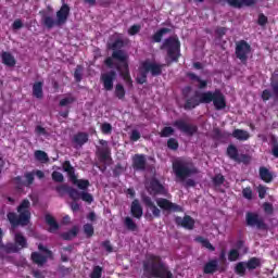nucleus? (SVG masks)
I'll use <instances>...</instances> for the list:
<instances>
[{
  "label": "nucleus",
  "mask_w": 278,
  "mask_h": 278,
  "mask_svg": "<svg viewBox=\"0 0 278 278\" xmlns=\"http://www.w3.org/2000/svg\"><path fill=\"white\" fill-rule=\"evenodd\" d=\"M213 103L215 110L220 111L227 108V99L220 89L214 91L199 92L195 91L194 96L187 98L184 104V110L190 111L199 108L201 104Z\"/></svg>",
  "instance_id": "obj_1"
},
{
  "label": "nucleus",
  "mask_w": 278,
  "mask_h": 278,
  "mask_svg": "<svg viewBox=\"0 0 278 278\" xmlns=\"http://www.w3.org/2000/svg\"><path fill=\"white\" fill-rule=\"evenodd\" d=\"M143 277L146 278H175L168 265L157 254H147L142 261Z\"/></svg>",
  "instance_id": "obj_2"
},
{
  "label": "nucleus",
  "mask_w": 278,
  "mask_h": 278,
  "mask_svg": "<svg viewBox=\"0 0 278 278\" xmlns=\"http://www.w3.org/2000/svg\"><path fill=\"white\" fill-rule=\"evenodd\" d=\"M31 202L29 200L24 199L16 207V212H9L7 214V218L11 225L12 229H16V227H27L31 222Z\"/></svg>",
  "instance_id": "obj_3"
},
{
  "label": "nucleus",
  "mask_w": 278,
  "mask_h": 278,
  "mask_svg": "<svg viewBox=\"0 0 278 278\" xmlns=\"http://www.w3.org/2000/svg\"><path fill=\"white\" fill-rule=\"evenodd\" d=\"M127 53L125 51H114L112 55L104 60V64L108 68H114V60L123 64L124 71L121 72L119 65L116 66V70L119 71V75L125 81L128 88H134V80L131 79V74L129 73V63H127Z\"/></svg>",
  "instance_id": "obj_4"
},
{
  "label": "nucleus",
  "mask_w": 278,
  "mask_h": 278,
  "mask_svg": "<svg viewBox=\"0 0 278 278\" xmlns=\"http://www.w3.org/2000/svg\"><path fill=\"white\" fill-rule=\"evenodd\" d=\"M68 16H71V7L63 3L60 10L56 12V20H54L51 15L43 14L41 16V25L47 27V29L62 27V25H65L66 21H68Z\"/></svg>",
  "instance_id": "obj_5"
},
{
  "label": "nucleus",
  "mask_w": 278,
  "mask_h": 278,
  "mask_svg": "<svg viewBox=\"0 0 278 278\" xmlns=\"http://www.w3.org/2000/svg\"><path fill=\"white\" fill-rule=\"evenodd\" d=\"M163 68L164 64H159L149 60L143 61L139 67V74L136 77V83L140 86L147 84V77L149 73H151L152 77H160V75H162Z\"/></svg>",
  "instance_id": "obj_6"
},
{
  "label": "nucleus",
  "mask_w": 278,
  "mask_h": 278,
  "mask_svg": "<svg viewBox=\"0 0 278 278\" xmlns=\"http://www.w3.org/2000/svg\"><path fill=\"white\" fill-rule=\"evenodd\" d=\"M160 49L167 52V56L172 62H179V58H181V41L177 36L166 38Z\"/></svg>",
  "instance_id": "obj_7"
},
{
  "label": "nucleus",
  "mask_w": 278,
  "mask_h": 278,
  "mask_svg": "<svg viewBox=\"0 0 278 278\" xmlns=\"http://www.w3.org/2000/svg\"><path fill=\"white\" fill-rule=\"evenodd\" d=\"M173 170L176 177H178V179H181V181H185L186 179H188V177H190L191 175H195L197 173L195 168H190V166H188V163L184 161L173 162Z\"/></svg>",
  "instance_id": "obj_8"
},
{
  "label": "nucleus",
  "mask_w": 278,
  "mask_h": 278,
  "mask_svg": "<svg viewBox=\"0 0 278 278\" xmlns=\"http://www.w3.org/2000/svg\"><path fill=\"white\" fill-rule=\"evenodd\" d=\"M141 201L143 205L148 208L146 213L147 220H153L154 218H160L162 216V210L155 205V202L149 195H142Z\"/></svg>",
  "instance_id": "obj_9"
},
{
  "label": "nucleus",
  "mask_w": 278,
  "mask_h": 278,
  "mask_svg": "<svg viewBox=\"0 0 278 278\" xmlns=\"http://www.w3.org/2000/svg\"><path fill=\"white\" fill-rule=\"evenodd\" d=\"M245 224L248 227H256L261 231H266L268 225L264 222V218L260 217V214L253 212L245 213Z\"/></svg>",
  "instance_id": "obj_10"
},
{
  "label": "nucleus",
  "mask_w": 278,
  "mask_h": 278,
  "mask_svg": "<svg viewBox=\"0 0 278 278\" xmlns=\"http://www.w3.org/2000/svg\"><path fill=\"white\" fill-rule=\"evenodd\" d=\"M226 155L229 160L237 162V164H251V157L249 154H240V152H238V147L233 144H229L227 147Z\"/></svg>",
  "instance_id": "obj_11"
},
{
  "label": "nucleus",
  "mask_w": 278,
  "mask_h": 278,
  "mask_svg": "<svg viewBox=\"0 0 278 278\" xmlns=\"http://www.w3.org/2000/svg\"><path fill=\"white\" fill-rule=\"evenodd\" d=\"M249 53H251V45L244 40H240L235 48V55L242 64L249 62Z\"/></svg>",
  "instance_id": "obj_12"
},
{
  "label": "nucleus",
  "mask_w": 278,
  "mask_h": 278,
  "mask_svg": "<svg viewBox=\"0 0 278 278\" xmlns=\"http://www.w3.org/2000/svg\"><path fill=\"white\" fill-rule=\"evenodd\" d=\"M156 205L163 212H167V214L184 212V207L177 203H173L170 200L166 198L156 199Z\"/></svg>",
  "instance_id": "obj_13"
},
{
  "label": "nucleus",
  "mask_w": 278,
  "mask_h": 278,
  "mask_svg": "<svg viewBox=\"0 0 278 278\" xmlns=\"http://www.w3.org/2000/svg\"><path fill=\"white\" fill-rule=\"evenodd\" d=\"M174 127L178 129V131H181V134H186V136H194L199 131V126L194 124H189L185 122L184 119H177L173 123Z\"/></svg>",
  "instance_id": "obj_14"
},
{
  "label": "nucleus",
  "mask_w": 278,
  "mask_h": 278,
  "mask_svg": "<svg viewBox=\"0 0 278 278\" xmlns=\"http://www.w3.org/2000/svg\"><path fill=\"white\" fill-rule=\"evenodd\" d=\"M99 142L102 146L98 147L96 152L99 162H102L104 164L105 162H112V150L108 146V141L101 139Z\"/></svg>",
  "instance_id": "obj_15"
},
{
  "label": "nucleus",
  "mask_w": 278,
  "mask_h": 278,
  "mask_svg": "<svg viewBox=\"0 0 278 278\" xmlns=\"http://www.w3.org/2000/svg\"><path fill=\"white\" fill-rule=\"evenodd\" d=\"M146 190L151 194V197L166 194V187H164V185H162L157 178H151L149 184L146 186Z\"/></svg>",
  "instance_id": "obj_16"
},
{
  "label": "nucleus",
  "mask_w": 278,
  "mask_h": 278,
  "mask_svg": "<svg viewBox=\"0 0 278 278\" xmlns=\"http://www.w3.org/2000/svg\"><path fill=\"white\" fill-rule=\"evenodd\" d=\"M54 190L61 197L68 194V197H70V199H72V201H79V191L66 184L56 186L54 188Z\"/></svg>",
  "instance_id": "obj_17"
},
{
  "label": "nucleus",
  "mask_w": 278,
  "mask_h": 278,
  "mask_svg": "<svg viewBox=\"0 0 278 278\" xmlns=\"http://www.w3.org/2000/svg\"><path fill=\"white\" fill-rule=\"evenodd\" d=\"M100 81L103 84L104 90L111 92L114 90V81H116V71L111 70L106 73L101 74Z\"/></svg>",
  "instance_id": "obj_18"
},
{
  "label": "nucleus",
  "mask_w": 278,
  "mask_h": 278,
  "mask_svg": "<svg viewBox=\"0 0 278 278\" xmlns=\"http://www.w3.org/2000/svg\"><path fill=\"white\" fill-rule=\"evenodd\" d=\"M226 268L225 266L218 265V260L213 258L210 260L204 266H203V273L204 275H214V273H225Z\"/></svg>",
  "instance_id": "obj_19"
},
{
  "label": "nucleus",
  "mask_w": 278,
  "mask_h": 278,
  "mask_svg": "<svg viewBox=\"0 0 278 278\" xmlns=\"http://www.w3.org/2000/svg\"><path fill=\"white\" fill-rule=\"evenodd\" d=\"M175 223L179 227H184V229H188L189 231H192L194 229V218L190 215H185L184 218L177 216L175 217Z\"/></svg>",
  "instance_id": "obj_20"
},
{
  "label": "nucleus",
  "mask_w": 278,
  "mask_h": 278,
  "mask_svg": "<svg viewBox=\"0 0 278 278\" xmlns=\"http://www.w3.org/2000/svg\"><path fill=\"white\" fill-rule=\"evenodd\" d=\"M132 168L134 170H140V172L147 170V155L135 154L132 156Z\"/></svg>",
  "instance_id": "obj_21"
},
{
  "label": "nucleus",
  "mask_w": 278,
  "mask_h": 278,
  "mask_svg": "<svg viewBox=\"0 0 278 278\" xmlns=\"http://www.w3.org/2000/svg\"><path fill=\"white\" fill-rule=\"evenodd\" d=\"M89 140L88 132L78 131L75 134L72 138V143L74 144V148L77 149L78 147L81 148L84 144H86Z\"/></svg>",
  "instance_id": "obj_22"
},
{
  "label": "nucleus",
  "mask_w": 278,
  "mask_h": 278,
  "mask_svg": "<svg viewBox=\"0 0 278 278\" xmlns=\"http://www.w3.org/2000/svg\"><path fill=\"white\" fill-rule=\"evenodd\" d=\"M227 1L230 8H236L237 10L242 9L243 5L245 8H253L257 3V0H225Z\"/></svg>",
  "instance_id": "obj_23"
},
{
  "label": "nucleus",
  "mask_w": 278,
  "mask_h": 278,
  "mask_svg": "<svg viewBox=\"0 0 278 278\" xmlns=\"http://www.w3.org/2000/svg\"><path fill=\"white\" fill-rule=\"evenodd\" d=\"M130 213H131V216L134 218H137L138 220H140L142 218V214H143L142 205H140V201H138V199H135L131 202Z\"/></svg>",
  "instance_id": "obj_24"
},
{
  "label": "nucleus",
  "mask_w": 278,
  "mask_h": 278,
  "mask_svg": "<svg viewBox=\"0 0 278 278\" xmlns=\"http://www.w3.org/2000/svg\"><path fill=\"white\" fill-rule=\"evenodd\" d=\"M1 60L2 64H4V66H9V68H13V66H16V59L10 52L3 51L1 53Z\"/></svg>",
  "instance_id": "obj_25"
},
{
  "label": "nucleus",
  "mask_w": 278,
  "mask_h": 278,
  "mask_svg": "<svg viewBox=\"0 0 278 278\" xmlns=\"http://www.w3.org/2000/svg\"><path fill=\"white\" fill-rule=\"evenodd\" d=\"M232 138H236V140H239L240 142H244L251 138V135L249 131L244 129L237 128L231 134Z\"/></svg>",
  "instance_id": "obj_26"
},
{
  "label": "nucleus",
  "mask_w": 278,
  "mask_h": 278,
  "mask_svg": "<svg viewBox=\"0 0 278 278\" xmlns=\"http://www.w3.org/2000/svg\"><path fill=\"white\" fill-rule=\"evenodd\" d=\"M48 258H49V256H45V255L40 254L39 252H33L30 254V260H31L33 264H37V266H45V264H47Z\"/></svg>",
  "instance_id": "obj_27"
},
{
  "label": "nucleus",
  "mask_w": 278,
  "mask_h": 278,
  "mask_svg": "<svg viewBox=\"0 0 278 278\" xmlns=\"http://www.w3.org/2000/svg\"><path fill=\"white\" fill-rule=\"evenodd\" d=\"M14 242L17 245V248H20V251L22 249H27V247H29V244L27 243V238L23 236L21 232H16L14 235Z\"/></svg>",
  "instance_id": "obj_28"
},
{
  "label": "nucleus",
  "mask_w": 278,
  "mask_h": 278,
  "mask_svg": "<svg viewBox=\"0 0 278 278\" xmlns=\"http://www.w3.org/2000/svg\"><path fill=\"white\" fill-rule=\"evenodd\" d=\"M187 77H189L191 81H198L200 90H205V88H207V80L201 79L197 74L189 72L187 73Z\"/></svg>",
  "instance_id": "obj_29"
},
{
  "label": "nucleus",
  "mask_w": 278,
  "mask_h": 278,
  "mask_svg": "<svg viewBox=\"0 0 278 278\" xmlns=\"http://www.w3.org/2000/svg\"><path fill=\"white\" fill-rule=\"evenodd\" d=\"M46 223L49 225V231L50 233H53V231H58L60 229V224L55 220V217L51 216L50 214L46 215Z\"/></svg>",
  "instance_id": "obj_30"
},
{
  "label": "nucleus",
  "mask_w": 278,
  "mask_h": 278,
  "mask_svg": "<svg viewBox=\"0 0 278 278\" xmlns=\"http://www.w3.org/2000/svg\"><path fill=\"white\" fill-rule=\"evenodd\" d=\"M245 267L248 268V270H255L256 268H261L262 267V260H260L258 257H255V256L251 257L245 263Z\"/></svg>",
  "instance_id": "obj_31"
},
{
  "label": "nucleus",
  "mask_w": 278,
  "mask_h": 278,
  "mask_svg": "<svg viewBox=\"0 0 278 278\" xmlns=\"http://www.w3.org/2000/svg\"><path fill=\"white\" fill-rule=\"evenodd\" d=\"M260 178L262 181H265V184H270V181H273V174L268 168L260 167Z\"/></svg>",
  "instance_id": "obj_32"
},
{
  "label": "nucleus",
  "mask_w": 278,
  "mask_h": 278,
  "mask_svg": "<svg viewBox=\"0 0 278 278\" xmlns=\"http://www.w3.org/2000/svg\"><path fill=\"white\" fill-rule=\"evenodd\" d=\"M63 166V170L65 173H67V177L72 180L75 179V177L77 175H75V167H73V165H71V161H64V163L62 164Z\"/></svg>",
  "instance_id": "obj_33"
},
{
  "label": "nucleus",
  "mask_w": 278,
  "mask_h": 278,
  "mask_svg": "<svg viewBox=\"0 0 278 278\" xmlns=\"http://www.w3.org/2000/svg\"><path fill=\"white\" fill-rule=\"evenodd\" d=\"M74 186H77L79 190H88L90 188V180L88 179H77V176H75V179L71 180Z\"/></svg>",
  "instance_id": "obj_34"
},
{
  "label": "nucleus",
  "mask_w": 278,
  "mask_h": 278,
  "mask_svg": "<svg viewBox=\"0 0 278 278\" xmlns=\"http://www.w3.org/2000/svg\"><path fill=\"white\" fill-rule=\"evenodd\" d=\"M170 34V28H161L152 36V42H162L164 35Z\"/></svg>",
  "instance_id": "obj_35"
},
{
  "label": "nucleus",
  "mask_w": 278,
  "mask_h": 278,
  "mask_svg": "<svg viewBox=\"0 0 278 278\" xmlns=\"http://www.w3.org/2000/svg\"><path fill=\"white\" fill-rule=\"evenodd\" d=\"M195 242H199L200 244H202V247H204V249H208V251H216V248L206 238L198 236L195 237Z\"/></svg>",
  "instance_id": "obj_36"
},
{
  "label": "nucleus",
  "mask_w": 278,
  "mask_h": 278,
  "mask_svg": "<svg viewBox=\"0 0 278 278\" xmlns=\"http://www.w3.org/2000/svg\"><path fill=\"white\" fill-rule=\"evenodd\" d=\"M114 94L119 101H125V94H127V91H125V87L122 84H117L115 86Z\"/></svg>",
  "instance_id": "obj_37"
},
{
  "label": "nucleus",
  "mask_w": 278,
  "mask_h": 278,
  "mask_svg": "<svg viewBox=\"0 0 278 278\" xmlns=\"http://www.w3.org/2000/svg\"><path fill=\"white\" fill-rule=\"evenodd\" d=\"M33 94L36 97V99H42V81H38L33 85Z\"/></svg>",
  "instance_id": "obj_38"
},
{
  "label": "nucleus",
  "mask_w": 278,
  "mask_h": 278,
  "mask_svg": "<svg viewBox=\"0 0 278 278\" xmlns=\"http://www.w3.org/2000/svg\"><path fill=\"white\" fill-rule=\"evenodd\" d=\"M124 225L128 231H138V224L129 216L125 217Z\"/></svg>",
  "instance_id": "obj_39"
},
{
  "label": "nucleus",
  "mask_w": 278,
  "mask_h": 278,
  "mask_svg": "<svg viewBox=\"0 0 278 278\" xmlns=\"http://www.w3.org/2000/svg\"><path fill=\"white\" fill-rule=\"evenodd\" d=\"M77 233H79V229L74 226L70 231L63 232L62 238L63 240H73V238H77Z\"/></svg>",
  "instance_id": "obj_40"
},
{
  "label": "nucleus",
  "mask_w": 278,
  "mask_h": 278,
  "mask_svg": "<svg viewBox=\"0 0 278 278\" xmlns=\"http://www.w3.org/2000/svg\"><path fill=\"white\" fill-rule=\"evenodd\" d=\"M123 47H125V40L122 38H117L110 45V49H112L113 53L114 51H123Z\"/></svg>",
  "instance_id": "obj_41"
},
{
  "label": "nucleus",
  "mask_w": 278,
  "mask_h": 278,
  "mask_svg": "<svg viewBox=\"0 0 278 278\" xmlns=\"http://www.w3.org/2000/svg\"><path fill=\"white\" fill-rule=\"evenodd\" d=\"M235 273L240 277H244V275H247V263L245 262L237 263V265L235 266Z\"/></svg>",
  "instance_id": "obj_42"
},
{
  "label": "nucleus",
  "mask_w": 278,
  "mask_h": 278,
  "mask_svg": "<svg viewBox=\"0 0 278 278\" xmlns=\"http://www.w3.org/2000/svg\"><path fill=\"white\" fill-rule=\"evenodd\" d=\"M79 199H81V201H85V203H88L89 205L92 203V201H94V198L86 191H78V201Z\"/></svg>",
  "instance_id": "obj_43"
},
{
  "label": "nucleus",
  "mask_w": 278,
  "mask_h": 278,
  "mask_svg": "<svg viewBox=\"0 0 278 278\" xmlns=\"http://www.w3.org/2000/svg\"><path fill=\"white\" fill-rule=\"evenodd\" d=\"M24 177H25V179H26V181H24L25 188H29L30 186L34 185V181H35V179H36L34 172H26V173L24 174Z\"/></svg>",
  "instance_id": "obj_44"
},
{
  "label": "nucleus",
  "mask_w": 278,
  "mask_h": 278,
  "mask_svg": "<svg viewBox=\"0 0 278 278\" xmlns=\"http://www.w3.org/2000/svg\"><path fill=\"white\" fill-rule=\"evenodd\" d=\"M84 76V66L77 65L74 72V79L77 84H79Z\"/></svg>",
  "instance_id": "obj_45"
},
{
  "label": "nucleus",
  "mask_w": 278,
  "mask_h": 278,
  "mask_svg": "<svg viewBox=\"0 0 278 278\" xmlns=\"http://www.w3.org/2000/svg\"><path fill=\"white\" fill-rule=\"evenodd\" d=\"M35 159L38 162H49V155L42 150L35 151Z\"/></svg>",
  "instance_id": "obj_46"
},
{
  "label": "nucleus",
  "mask_w": 278,
  "mask_h": 278,
  "mask_svg": "<svg viewBox=\"0 0 278 278\" xmlns=\"http://www.w3.org/2000/svg\"><path fill=\"white\" fill-rule=\"evenodd\" d=\"M1 249H4L5 253H18L21 251L16 243L3 244Z\"/></svg>",
  "instance_id": "obj_47"
},
{
  "label": "nucleus",
  "mask_w": 278,
  "mask_h": 278,
  "mask_svg": "<svg viewBox=\"0 0 278 278\" xmlns=\"http://www.w3.org/2000/svg\"><path fill=\"white\" fill-rule=\"evenodd\" d=\"M83 229L87 238H92L94 236V226H92V224H85Z\"/></svg>",
  "instance_id": "obj_48"
},
{
  "label": "nucleus",
  "mask_w": 278,
  "mask_h": 278,
  "mask_svg": "<svg viewBox=\"0 0 278 278\" xmlns=\"http://www.w3.org/2000/svg\"><path fill=\"white\" fill-rule=\"evenodd\" d=\"M173 134H175V129L170 126H165L161 130L160 136H161V138H170V136H173Z\"/></svg>",
  "instance_id": "obj_49"
},
{
  "label": "nucleus",
  "mask_w": 278,
  "mask_h": 278,
  "mask_svg": "<svg viewBox=\"0 0 278 278\" xmlns=\"http://www.w3.org/2000/svg\"><path fill=\"white\" fill-rule=\"evenodd\" d=\"M212 182L213 186H223V184H225V176H223V174H216L213 178H212Z\"/></svg>",
  "instance_id": "obj_50"
},
{
  "label": "nucleus",
  "mask_w": 278,
  "mask_h": 278,
  "mask_svg": "<svg viewBox=\"0 0 278 278\" xmlns=\"http://www.w3.org/2000/svg\"><path fill=\"white\" fill-rule=\"evenodd\" d=\"M103 276V267L97 265L90 274V278H101Z\"/></svg>",
  "instance_id": "obj_51"
},
{
  "label": "nucleus",
  "mask_w": 278,
  "mask_h": 278,
  "mask_svg": "<svg viewBox=\"0 0 278 278\" xmlns=\"http://www.w3.org/2000/svg\"><path fill=\"white\" fill-rule=\"evenodd\" d=\"M240 260V252L236 249H232L228 253V261L229 262H238Z\"/></svg>",
  "instance_id": "obj_52"
},
{
  "label": "nucleus",
  "mask_w": 278,
  "mask_h": 278,
  "mask_svg": "<svg viewBox=\"0 0 278 278\" xmlns=\"http://www.w3.org/2000/svg\"><path fill=\"white\" fill-rule=\"evenodd\" d=\"M52 180L55 181V184H64V175L60 172H52Z\"/></svg>",
  "instance_id": "obj_53"
},
{
  "label": "nucleus",
  "mask_w": 278,
  "mask_h": 278,
  "mask_svg": "<svg viewBox=\"0 0 278 278\" xmlns=\"http://www.w3.org/2000/svg\"><path fill=\"white\" fill-rule=\"evenodd\" d=\"M167 148H169L170 151H177V149H179V141L175 138H169L167 140Z\"/></svg>",
  "instance_id": "obj_54"
},
{
  "label": "nucleus",
  "mask_w": 278,
  "mask_h": 278,
  "mask_svg": "<svg viewBox=\"0 0 278 278\" xmlns=\"http://www.w3.org/2000/svg\"><path fill=\"white\" fill-rule=\"evenodd\" d=\"M75 97L64 98L59 102V105L60 108H66V105H71L72 103H75Z\"/></svg>",
  "instance_id": "obj_55"
},
{
  "label": "nucleus",
  "mask_w": 278,
  "mask_h": 278,
  "mask_svg": "<svg viewBox=\"0 0 278 278\" xmlns=\"http://www.w3.org/2000/svg\"><path fill=\"white\" fill-rule=\"evenodd\" d=\"M263 210H264L265 214H268L269 216H271V214H274V212H275V207L273 206V203H270V202H265L263 204Z\"/></svg>",
  "instance_id": "obj_56"
},
{
  "label": "nucleus",
  "mask_w": 278,
  "mask_h": 278,
  "mask_svg": "<svg viewBox=\"0 0 278 278\" xmlns=\"http://www.w3.org/2000/svg\"><path fill=\"white\" fill-rule=\"evenodd\" d=\"M123 173H125V168L123 167V165L121 163H117L115 165V168L113 169L114 177H121V175H123Z\"/></svg>",
  "instance_id": "obj_57"
},
{
  "label": "nucleus",
  "mask_w": 278,
  "mask_h": 278,
  "mask_svg": "<svg viewBox=\"0 0 278 278\" xmlns=\"http://www.w3.org/2000/svg\"><path fill=\"white\" fill-rule=\"evenodd\" d=\"M140 29H142V27L138 24H135L128 28V35L136 36V34H140Z\"/></svg>",
  "instance_id": "obj_58"
},
{
  "label": "nucleus",
  "mask_w": 278,
  "mask_h": 278,
  "mask_svg": "<svg viewBox=\"0 0 278 278\" xmlns=\"http://www.w3.org/2000/svg\"><path fill=\"white\" fill-rule=\"evenodd\" d=\"M13 182L15 184L17 190H21L23 187H25V181H23V177L21 176L14 177Z\"/></svg>",
  "instance_id": "obj_59"
},
{
  "label": "nucleus",
  "mask_w": 278,
  "mask_h": 278,
  "mask_svg": "<svg viewBox=\"0 0 278 278\" xmlns=\"http://www.w3.org/2000/svg\"><path fill=\"white\" fill-rule=\"evenodd\" d=\"M242 194L244 199H248V201H251L253 199V190L251 187H247L242 190Z\"/></svg>",
  "instance_id": "obj_60"
},
{
  "label": "nucleus",
  "mask_w": 278,
  "mask_h": 278,
  "mask_svg": "<svg viewBox=\"0 0 278 278\" xmlns=\"http://www.w3.org/2000/svg\"><path fill=\"white\" fill-rule=\"evenodd\" d=\"M268 23V17L264 13L258 14L257 25L264 27Z\"/></svg>",
  "instance_id": "obj_61"
},
{
  "label": "nucleus",
  "mask_w": 278,
  "mask_h": 278,
  "mask_svg": "<svg viewBox=\"0 0 278 278\" xmlns=\"http://www.w3.org/2000/svg\"><path fill=\"white\" fill-rule=\"evenodd\" d=\"M101 247L105 250L106 253H112L114 251V247H112V243L110 240H105L101 243Z\"/></svg>",
  "instance_id": "obj_62"
},
{
  "label": "nucleus",
  "mask_w": 278,
  "mask_h": 278,
  "mask_svg": "<svg viewBox=\"0 0 278 278\" xmlns=\"http://www.w3.org/2000/svg\"><path fill=\"white\" fill-rule=\"evenodd\" d=\"M213 136L216 140H220V139L225 138V134L223 132V130H220V128H214Z\"/></svg>",
  "instance_id": "obj_63"
},
{
  "label": "nucleus",
  "mask_w": 278,
  "mask_h": 278,
  "mask_svg": "<svg viewBox=\"0 0 278 278\" xmlns=\"http://www.w3.org/2000/svg\"><path fill=\"white\" fill-rule=\"evenodd\" d=\"M102 134H112V124L103 123L101 126Z\"/></svg>",
  "instance_id": "obj_64"
}]
</instances>
